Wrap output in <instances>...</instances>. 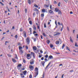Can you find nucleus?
<instances>
[{
  "label": "nucleus",
  "instance_id": "nucleus-19",
  "mask_svg": "<svg viewBox=\"0 0 78 78\" xmlns=\"http://www.w3.org/2000/svg\"><path fill=\"white\" fill-rule=\"evenodd\" d=\"M12 61L13 62H17L16 60H15V59H14V58L12 59Z\"/></svg>",
  "mask_w": 78,
  "mask_h": 78
},
{
  "label": "nucleus",
  "instance_id": "nucleus-57",
  "mask_svg": "<svg viewBox=\"0 0 78 78\" xmlns=\"http://www.w3.org/2000/svg\"><path fill=\"white\" fill-rule=\"evenodd\" d=\"M51 63V62H49V63H48V64L47 66H50V64Z\"/></svg>",
  "mask_w": 78,
  "mask_h": 78
},
{
  "label": "nucleus",
  "instance_id": "nucleus-60",
  "mask_svg": "<svg viewBox=\"0 0 78 78\" xmlns=\"http://www.w3.org/2000/svg\"><path fill=\"white\" fill-rule=\"evenodd\" d=\"M15 27H14V26H13L12 27V30L13 29H15Z\"/></svg>",
  "mask_w": 78,
  "mask_h": 78
},
{
  "label": "nucleus",
  "instance_id": "nucleus-33",
  "mask_svg": "<svg viewBox=\"0 0 78 78\" xmlns=\"http://www.w3.org/2000/svg\"><path fill=\"white\" fill-rule=\"evenodd\" d=\"M29 23H30V25H32V21H29Z\"/></svg>",
  "mask_w": 78,
  "mask_h": 78
},
{
  "label": "nucleus",
  "instance_id": "nucleus-3",
  "mask_svg": "<svg viewBox=\"0 0 78 78\" xmlns=\"http://www.w3.org/2000/svg\"><path fill=\"white\" fill-rule=\"evenodd\" d=\"M36 33H37V32H36V31H33V34H34V36H38V34Z\"/></svg>",
  "mask_w": 78,
  "mask_h": 78
},
{
  "label": "nucleus",
  "instance_id": "nucleus-1",
  "mask_svg": "<svg viewBox=\"0 0 78 78\" xmlns=\"http://www.w3.org/2000/svg\"><path fill=\"white\" fill-rule=\"evenodd\" d=\"M35 72H37L36 73L35 75H36L37 76L38 75V73H39L38 68H37V67H36L35 68Z\"/></svg>",
  "mask_w": 78,
  "mask_h": 78
},
{
  "label": "nucleus",
  "instance_id": "nucleus-53",
  "mask_svg": "<svg viewBox=\"0 0 78 78\" xmlns=\"http://www.w3.org/2000/svg\"><path fill=\"white\" fill-rule=\"evenodd\" d=\"M34 42H36V38H34Z\"/></svg>",
  "mask_w": 78,
  "mask_h": 78
},
{
  "label": "nucleus",
  "instance_id": "nucleus-5",
  "mask_svg": "<svg viewBox=\"0 0 78 78\" xmlns=\"http://www.w3.org/2000/svg\"><path fill=\"white\" fill-rule=\"evenodd\" d=\"M48 5L47 4H44V7L45 8L49 7V5H50V4H48Z\"/></svg>",
  "mask_w": 78,
  "mask_h": 78
},
{
  "label": "nucleus",
  "instance_id": "nucleus-44",
  "mask_svg": "<svg viewBox=\"0 0 78 78\" xmlns=\"http://www.w3.org/2000/svg\"><path fill=\"white\" fill-rule=\"evenodd\" d=\"M30 78H32V75L31 74H30L29 76Z\"/></svg>",
  "mask_w": 78,
  "mask_h": 78
},
{
  "label": "nucleus",
  "instance_id": "nucleus-15",
  "mask_svg": "<svg viewBox=\"0 0 78 78\" xmlns=\"http://www.w3.org/2000/svg\"><path fill=\"white\" fill-rule=\"evenodd\" d=\"M58 12V14H62V12H61V11L59 10Z\"/></svg>",
  "mask_w": 78,
  "mask_h": 78
},
{
  "label": "nucleus",
  "instance_id": "nucleus-28",
  "mask_svg": "<svg viewBox=\"0 0 78 78\" xmlns=\"http://www.w3.org/2000/svg\"><path fill=\"white\" fill-rule=\"evenodd\" d=\"M50 48H53V45L52 44H51L50 45Z\"/></svg>",
  "mask_w": 78,
  "mask_h": 78
},
{
  "label": "nucleus",
  "instance_id": "nucleus-47",
  "mask_svg": "<svg viewBox=\"0 0 78 78\" xmlns=\"http://www.w3.org/2000/svg\"><path fill=\"white\" fill-rule=\"evenodd\" d=\"M49 13H50V14H52L53 12V11H51V12H49Z\"/></svg>",
  "mask_w": 78,
  "mask_h": 78
},
{
  "label": "nucleus",
  "instance_id": "nucleus-42",
  "mask_svg": "<svg viewBox=\"0 0 78 78\" xmlns=\"http://www.w3.org/2000/svg\"><path fill=\"white\" fill-rule=\"evenodd\" d=\"M60 5H61V2H59L58 4V6H60Z\"/></svg>",
  "mask_w": 78,
  "mask_h": 78
},
{
  "label": "nucleus",
  "instance_id": "nucleus-56",
  "mask_svg": "<svg viewBox=\"0 0 78 78\" xmlns=\"http://www.w3.org/2000/svg\"><path fill=\"white\" fill-rule=\"evenodd\" d=\"M44 75H45V73H43V78H44Z\"/></svg>",
  "mask_w": 78,
  "mask_h": 78
},
{
  "label": "nucleus",
  "instance_id": "nucleus-13",
  "mask_svg": "<svg viewBox=\"0 0 78 78\" xmlns=\"http://www.w3.org/2000/svg\"><path fill=\"white\" fill-rule=\"evenodd\" d=\"M33 28H34V30H35V31H36V27L35 25H33Z\"/></svg>",
  "mask_w": 78,
  "mask_h": 78
},
{
  "label": "nucleus",
  "instance_id": "nucleus-34",
  "mask_svg": "<svg viewBox=\"0 0 78 78\" xmlns=\"http://www.w3.org/2000/svg\"><path fill=\"white\" fill-rule=\"evenodd\" d=\"M44 14L43 13V14H41V17H44Z\"/></svg>",
  "mask_w": 78,
  "mask_h": 78
},
{
  "label": "nucleus",
  "instance_id": "nucleus-20",
  "mask_svg": "<svg viewBox=\"0 0 78 78\" xmlns=\"http://www.w3.org/2000/svg\"><path fill=\"white\" fill-rule=\"evenodd\" d=\"M28 3H29V5H31V0H28Z\"/></svg>",
  "mask_w": 78,
  "mask_h": 78
},
{
  "label": "nucleus",
  "instance_id": "nucleus-45",
  "mask_svg": "<svg viewBox=\"0 0 78 78\" xmlns=\"http://www.w3.org/2000/svg\"><path fill=\"white\" fill-rule=\"evenodd\" d=\"M23 62L24 63H26V61H25V60L23 59Z\"/></svg>",
  "mask_w": 78,
  "mask_h": 78
},
{
  "label": "nucleus",
  "instance_id": "nucleus-7",
  "mask_svg": "<svg viewBox=\"0 0 78 78\" xmlns=\"http://www.w3.org/2000/svg\"><path fill=\"white\" fill-rule=\"evenodd\" d=\"M27 71L26 70L22 72V73H23L24 75H27Z\"/></svg>",
  "mask_w": 78,
  "mask_h": 78
},
{
  "label": "nucleus",
  "instance_id": "nucleus-64",
  "mask_svg": "<svg viewBox=\"0 0 78 78\" xmlns=\"http://www.w3.org/2000/svg\"><path fill=\"white\" fill-rule=\"evenodd\" d=\"M51 7H52L51 5H50V9H52Z\"/></svg>",
  "mask_w": 78,
  "mask_h": 78
},
{
  "label": "nucleus",
  "instance_id": "nucleus-11",
  "mask_svg": "<svg viewBox=\"0 0 78 78\" xmlns=\"http://www.w3.org/2000/svg\"><path fill=\"white\" fill-rule=\"evenodd\" d=\"M32 53H33V58L34 59L35 58V56H34V53L33 52H31L30 55H32Z\"/></svg>",
  "mask_w": 78,
  "mask_h": 78
},
{
  "label": "nucleus",
  "instance_id": "nucleus-12",
  "mask_svg": "<svg viewBox=\"0 0 78 78\" xmlns=\"http://www.w3.org/2000/svg\"><path fill=\"white\" fill-rule=\"evenodd\" d=\"M45 62L44 61H41V64H42V66H44V64H45Z\"/></svg>",
  "mask_w": 78,
  "mask_h": 78
},
{
  "label": "nucleus",
  "instance_id": "nucleus-18",
  "mask_svg": "<svg viewBox=\"0 0 78 78\" xmlns=\"http://www.w3.org/2000/svg\"><path fill=\"white\" fill-rule=\"evenodd\" d=\"M15 58H16V59H18V57H17V54H15Z\"/></svg>",
  "mask_w": 78,
  "mask_h": 78
},
{
  "label": "nucleus",
  "instance_id": "nucleus-38",
  "mask_svg": "<svg viewBox=\"0 0 78 78\" xmlns=\"http://www.w3.org/2000/svg\"><path fill=\"white\" fill-rule=\"evenodd\" d=\"M44 61L45 62H47V61H48V60H47V58H45L44 59Z\"/></svg>",
  "mask_w": 78,
  "mask_h": 78
},
{
  "label": "nucleus",
  "instance_id": "nucleus-14",
  "mask_svg": "<svg viewBox=\"0 0 78 78\" xmlns=\"http://www.w3.org/2000/svg\"><path fill=\"white\" fill-rule=\"evenodd\" d=\"M20 53L21 54V55H22V54L23 53V50H21L19 51Z\"/></svg>",
  "mask_w": 78,
  "mask_h": 78
},
{
  "label": "nucleus",
  "instance_id": "nucleus-30",
  "mask_svg": "<svg viewBox=\"0 0 78 78\" xmlns=\"http://www.w3.org/2000/svg\"><path fill=\"white\" fill-rule=\"evenodd\" d=\"M64 47H65V44H63V45H62V49H64Z\"/></svg>",
  "mask_w": 78,
  "mask_h": 78
},
{
  "label": "nucleus",
  "instance_id": "nucleus-17",
  "mask_svg": "<svg viewBox=\"0 0 78 78\" xmlns=\"http://www.w3.org/2000/svg\"><path fill=\"white\" fill-rule=\"evenodd\" d=\"M70 41L71 42H72V43H73V40L72 39V37H70Z\"/></svg>",
  "mask_w": 78,
  "mask_h": 78
},
{
  "label": "nucleus",
  "instance_id": "nucleus-9",
  "mask_svg": "<svg viewBox=\"0 0 78 78\" xmlns=\"http://www.w3.org/2000/svg\"><path fill=\"white\" fill-rule=\"evenodd\" d=\"M55 10L56 11V12H58V11L59 10V9H58V8L56 7L55 9Z\"/></svg>",
  "mask_w": 78,
  "mask_h": 78
},
{
  "label": "nucleus",
  "instance_id": "nucleus-39",
  "mask_svg": "<svg viewBox=\"0 0 78 78\" xmlns=\"http://www.w3.org/2000/svg\"><path fill=\"white\" fill-rule=\"evenodd\" d=\"M35 5H34V6L36 8H38V6L37 5H36V4H35Z\"/></svg>",
  "mask_w": 78,
  "mask_h": 78
},
{
  "label": "nucleus",
  "instance_id": "nucleus-27",
  "mask_svg": "<svg viewBox=\"0 0 78 78\" xmlns=\"http://www.w3.org/2000/svg\"><path fill=\"white\" fill-rule=\"evenodd\" d=\"M44 28H47V26H46V23H44Z\"/></svg>",
  "mask_w": 78,
  "mask_h": 78
},
{
  "label": "nucleus",
  "instance_id": "nucleus-22",
  "mask_svg": "<svg viewBox=\"0 0 78 78\" xmlns=\"http://www.w3.org/2000/svg\"><path fill=\"white\" fill-rule=\"evenodd\" d=\"M22 66V65L21 64H19L17 66V68L18 67H21Z\"/></svg>",
  "mask_w": 78,
  "mask_h": 78
},
{
  "label": "nucleus",
  "instance_id": "nucleus-63",
  "mask_svg": "<svg viewBox=\"0 0 78 78\" xmlns=\"http://www.w3.org/2000/svg\"><path fill=\"white\" fill-rule=\"evenodd\" d=\"M70 13L71 14H73V12H72V11H71L70 12Z\"/></svg>",
  "mask_w": 78,
  "mask_h": 78
},
{
  "label": "nucleus",
  "instance_id": "nucleus-4",
  "mask_svg": "<svg viewBox=\"0 0 78 78\" xmlns=\"http://www.w3.org/2000/svg\"><path fill=\"white\" fill-rule=\"evenodd\" d=\"M27 59H31V57L30 56V54H27ZM28 57H30V58H28Z\"/></svg>",
  "mask_w": 78,
  "mask_h": 78
},
{
  "label": "nucleus",
  "instance_id": "nucleus-46",
  "mask_svg": "<svg viewBox=\"0 0 78 78\" xmlns=\"http://www.w3.org/2000/svg\"><path fill=\"white\" fill-rule=\"evenodd\" d=\"M9 42L8 41H6L5 42V45H6V43H8Z\"/></svg>",
  "mask_w": 78,
  "mask_h": 78
},
{
  "label": "nucleus",
  "instance_id": "nucleus-10",
  "mask_svg": "<svg viewBox=\"0 0 78 78\" xmlns=\"http://www.w3.org/2000/svg\"><path fill=\"white\" fill-rule=\"evenodd\" d=\"M29 68L30 69H32L31 70H33L34 69V67L32 66H30Z\"/></svg>",
  "mask_w": 78,
  "mask_h": 78
},
{
  "label": "nucleus",
  "instance_id": "nucleus-41",
  "mask_svg": "<svg viewBox=\"0 0 78 78\" xmlns=\"http://www.w3.org/2000/svg\"><path fill=\"white\" fill-rule=\"evenodd\" d=\"M59 41L61 42V43L60 44H61V43H62V41H61V39H59Z\"/></svg>",
  "mask_w": 78,
  "mask_h": 78
},
{
  "label": "nucleus",
  "instance_id": "nucleus-37",
  "mask_svg": "<svg viewBox=\"0 0 78 78\" xmlns=\"http://www.w3.org/2000/svg\"><path fill=\"white\" fill-rule=\"evenodd\" d=\"M48 55H45V57L46 58H48Z\"/></svg>",
  "mask_w": 78,
  "mask_h": 78
},
{
  "label": "nucleus",
  "instance_id": "nucleus-2",
  "mask_svg": "<svg viewBox=\"0 0 78 78\" xmlns=\"http://www.w3.org/2000/svg\"><path fill=\"white\" fill-rule=\"evenodd\" d=\"M26 40L27 42V44H28V45H29L30 44V38L29 37H27Z\"/></svg>",
  "mask_w": 78,
  "mask_h": 78
},
{
  "label": "nucleus",
  "instance_id": "nucleus-51",
  "mask_svg": "<svg viewBox=\"0 0 78 78\" xmlns=\"http://www.w3.org/2000/svg\"><path fill=\"white\" fill-rule=\"evenodd\" d=\"M48 66L47 65L46 67V68H45V70H47V68H48Z\"/></svg>",
  "mask_w": 78,
  "mask_h": 78
},
{
  "label": "nucleus",
  "instance_id": "nucleus-24",
  "mask_svg": "<svg viewBox=\"0 0 78 78\" xmlns=\"http://www.w3.org/2000/svg\"><path fill=\"white\" fill-rule=\"evenodd\" d=\"M34 11H38V12H39V10H37V9L36 8H35L34 9Z\"/></svg>",
  "mask_w": 78,
  "mask_h": 78
},
{
  "label": "nucleus",
  "instance_id": "nucleus-59",
  "mask_svg": "<svg viewBox=\"0 0 78 78\" xmlns=\"http://www.w3.org/2000/svg\"><path fill=\"white\" fill-rule=\"evenodd\" d=\"M15 37L16 38H17V35H16L15 36Z\"/></svg>",
  "mask_w": 78,
  "mask_h": 78
},
{
  "label": "nucleus",
  "instance_id": "nucleus-43",
  "mask_svg": "<svg viewBox=\"0 0 78 78\" xmlns=\"http://www.w3.org/2000/svg\"><path fill=\"white\" fill-rule=\"evenodd\" d=\"M8 56H9V57H11V55H10V54H8L7 55Z\"/></svg>",
  "mask_w": 78,
  "mask_h": 78
},
{
  "label": "nucleus",
  "instance_id": "nucleus-49",
  "mask_svg": "<svg viewBox=\"0 0 78 78\" xmlns=\"http://www.w3.org/2000/svg\"><path fill=\"white\" fill-rule=\"evenodd\" d=\"M63 26H62V28H61V29L60 30V31H62V30L63 29Z\"/></svg>",
  "mask_w": 78,
  "mask_h": 78
},
{
  "label": "nucleus",
  "instance_id": "nucleus-35",
  "mask_svg": "<svg viewBox=\"0 0 78 78\" xmlns=\"http://www.w3.org/2000/svg\"><path fill=\"white\" fill-rule=\"evenodd\" d=\"M19 50H22V47L20 46L19 47Z\"/></svg>",
  "mask_w": 78,
  "mask_h": 78
},
{
  "label": "nucleus",
  "instance_id": "nucleus-48",
  "mask_svg": "<svg viewBox=\"0 0 78 78\" xmlns=\"http://www.w3.org/2000/svg\"><path fill=\"white\" fill-rule=\"evenodd\" d=\"M58 25H61V23H60V22H58Z\"/></svg>",
  "mask_w": 78,
  "mask_h": 78
},
{
  "label": "nucleus",
  "instance_id": "nucleus-16",
  "mask_svg": "<svg viewBox=\"0 0 78 78\" xmlns=\"http://www.w3.org/2000/svg\"><path fill=\"white\" fill-rule=\"evenodd\" d=\"M33 49L34 50H37V48L36 46H34L33 47Z\"/></svg>",
  "mask_w": 78,
  "mask_h": 78
},
{
  "label": "nucleus",
  "instance_id": "nucleus-54",
  "mask_svg": "<svg viewBox=\"0 0 78 78\" xmlns=\"http://www.w3.org/2000/svg\"><path fill=\"white\" fill-rule=\"evenodd\" d=\"M54 4H56V3H57V2H56V1H54Z\"/></svg>",
  "mask_w": 78,
  "mask_h": 78
},
{
  "label": "nucleus",
  "instance_id": "nucleus-52",
  "mask_svg": "<svg viewBox=\"0 0 78 78\" xmlns=\"http://www.w3.org/2000/svg\"><path fill=\"white\" fill-rule=\"evenodd\" d=\"M26 48L27 50H28V47L27 46H26Z\"/></svg>",
  "mask_w": 78,
  "mask_h": 78
},
{
  "label": "nucleus",
  "instance_id": "nucleus-40",
  "mask_svg": "<svg viewBox=\"0 0 78 78\" xmlns=\"http://www.w3.org/2000/svg\"><path fill=\"white\" fill-rule=\"evenodd\" d=\"M25 13H27V9H25Z\"/></svg>",
  "mask_w": 78,
  "mask_h": 78
},
{
  "label": "nucleus",
  "instance_id": "nucleus-32",
  "mask_svg": "<svg viewBox=\"0 0 78 78\" xmlns=\"http://www.w3.org/2000/svg\"><path fill=\"white\" fill-rule=\"evenodd\" d=\"M75 47H78V44H77V43H76V42H75Z\"/></svg>",
  "mask_w": 78,
  "mask_h": 78
},
{
  "label": "nucleus",
  "instance_id": "nucleus-62",
  "mask_svg": "<svg viewBox=\"0 0 78 78\" xmlns=\"http://www.w3.org/2000/svg\"><path fill=\"white\" fill-rule=\"evenodd\" d=\"M38 57L39 58H41L42 57V55H39L38 56Z\"/></svg>",
  "mask_w": 78,
  "mask_h": 78
},
{
  "label": "nucleus",
  "instance_id": "nucleus-23",
  "mask_svg": "<svg viewBox=\"0 0 78 78\" xmlns=\"http://www.w3.org/2000/svg\"><path fill=\"white\" fill-rule=\"evenodd\" d=\"M29 30H30V34H32V33H31V30H32V29L31 28H29Z\"/></svg>",
  "mask_w": 78,
  "mask_h": 78
},
{
  "label": "nucleus",
  "instance_id": "nucleus-55",
  "mask_svg": "<svg viewBox=\"0 0 78 78\" xmlns=\"http://www.w3.org/2000/svg\"><path fill=\"white\" fill-rule=\"evenodd\" d=\"M40 52L41 53H43V51L42 50L40 51Z\"/></svg>",
  "mask_w": 78,
  "mask_h": 78
},
{
  "label": "nucleus",
  "instance_id": "nucleus-36",
  "mask_svg": "<svg viewBox=\"0 0 78 78\" xmlns=\"http://www.w3.org/2000/svg\"><path fill=\"white\" fill-rule=\"evenodd\" d=\"M43 35L44 36H47V35L45 34V33H44L43 34Z\"/></svg>",
  "mask_w": 78,
  "mask_h": 78
},
{
  "label": "nucleus",
  "instance_id": "nucleus-58",
  "mask_svg": "<svg viewBox=\"0 0 78 78\" xmlns=\"http://www.w3.org/2000/svg\"><path fill=\"white\" fill-rule=\"evenodd\" d=\"M44 57H42L41 58V60H44Z\"/></svg>",
  "mask_w": 78,
  "mask_h": 78
},
{
  "label": "nucleus",
  "instance_id": "nucleus-25",
  "mask_svg": "<svg viewBox=\"0 0 78 78\" xmlns=\"http://www.w3.org/2000/svg\"><path fill=\"white\" fill-rule=\"evenodd\" d=\"M55 33H57L56 34V36H57V35H59V34H61V33L59 32H56Z\"/></svg>",
  "mask_w": 78,
  "mask_h": 78
},
{
  "label": "nucleus",
  "instance_id": "nucleus-21",
  "mask_svg": "<svg viewBox=\"0 0 78 78\" xmlns=\"http://www.w3.org/2000/svg\"><path fill=\"white\" fill-rule=\"evenodd\" d=\"M55 43H56V44H57V45H58V44H59V41H56Z\"/></svg>",
  "mask_w": 78,
  "mask_h": 78
},
{
  "label": "nucleus",
  "instance_id": "nucleus-61",
  "mask_svg": "<svg viewBox=\"0 0 78 78\" xmlns=\"http://www.w3.org/2000/svg\"><path fill=\"white\" fill-rule=\"evenodd\" d=\"M64 74H62V78H64Z\"/></svg>",
  "mask_w": 78,
  "mask_h": 78
},
{
  "label": "nucleus",
  "instance_id": "nucleus-6",
  "mask_svg": "<svg viewBox=\"0 0 78 78\" xmlns=\"http://www.w3.org/2000/svg\"><path fill=\"white\" fill-rule=\"evenodd\" d=\"M26 33L25 32V31H24L23 32V34H24V36L25 37H27V34H26Z\"/></svg>",
  "mask_w": 78,
  "mask_h": 78
},
{
  "label": "nucleus",
  "instance_id": "nucleus-50",
  "mask_svg": "<svg viewBox=\"0 0 78 78\" xmlns=\"http://www.w3.org/2000/svg\"><path fill=\"white\" fill-rule=\"evenodd\" d=\"M22 27L20 29V31H23V30H22Z\"/></svg>",
  "mask_w": 78,
  "mask_h": 78
},
{
  "label": "nucleus",
  "instance_id": "nucleus-31",
  "mask_svg": "<svg viewBox=\"0 0 78 78\" xmlns=\"http://www.w3.org/2000/svg\"><path fill=\"white\" fill-rule=\"evenodd\" d=\"M30 64H34V61H32L30 62Z\"/></svg>",
  "mask_w": 78,
  "mask_h": 78
},
{
  "label": "nucleus",
  "instance_id": "nucleus-8",
  "mask_svg": "<svg viewBox=\"0 0 78 78\" xmlns=\"http://www.w3.org/2000/svg\"><path fill=\"white\" fill-rule=\"evenodd\" d=\"M49 59H53V56L51 55H50L48 58V60H49Z\"/></svg>",
  "mask_w": 78,
  "mask_h": 78
},
{
  "label": "nucleus",
  "instance_id": "nucleus-29",
  "mask_svg": "<svg viewBox=\"0 0 78 78\" xmlns=\"http://www.w3.org/2000/svg\"><path fill=\"white\" fill-rule=\"evenodd\" d=\"M47 43L48 44H50V40H48L47 41Z\"/></svg>",
  "mask_w": 78,
  "mask_h": 78
},
{
  "label": "nucleus",
  "instance_id": "nucleus-26",
  "mask_svg": "<svg viewBox=\"0 0 78 78\" xmlns=\"http://www.w3.org/2000/svg\"><path fill=\"white\" fill-rule=\"evenodd\" d=\"M42 12H45V9H43L42 10Z\"/></svg>",
  "mask_w": 78,
  "mask_h": 78
}]
</instances>
